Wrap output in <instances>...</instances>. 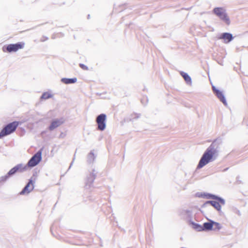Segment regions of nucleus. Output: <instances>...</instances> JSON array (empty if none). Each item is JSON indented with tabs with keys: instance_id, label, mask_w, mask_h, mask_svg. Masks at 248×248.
Wrapping results in <instances>:
<instances>
[{
	"instance_id": "nucleus-1",
	"label": "nucleus",
	"mask_w": 248,
	"mask_h": 248,
	"mask_svg": "<svg viewBox=\"0 0 248 248\" xmlns=\"http://www.w3.org/2000/svg\"><path fill=\"white\" fill-rule=\"evenodd\" d=\"M42 159V150L38 151L29 160L27 164L23 166L22 164H18L11 169L7 173L0 177V185L5 183L10 177L15 175L16 172H22L29 167H34L39 163Z\"/></svg>"
},
{
	"instance_id": "nucleus-2",
	"label": "nucleus",
	"mask_w": 248,
	"mask_h": 248,
	"mask_svg": "<svg viewBox=\"0 0 248 248\" xmlns=\"http://www.w3.org/2000/svg\"><path fill=\"white\" fill-rule=\"evenodd\" d=\"M222 140L218 137L214 140L211 145L206 149L201 158L197 166V169H201L209 162L213 161L214 156L218 153Z\"/></svg>"
},
{
	"instance_id": "nucleus-3",
	"label": "nucleus",
	"mask_w": 248,
	"mask_h": 248,
	"mask_svg": "<svg viewBox=\"0 0 248 248\" xmlns=\"http://www.w3.org/2000/svg\"><path fill=\"white\" fill-rule=\"evenodd\" d=\"M213 13L226 25H229L230 24L231 22L229 17L224 7H215L213 10Z\"/></svg>"
},
{
	"instance_id": "nucleus-4",
	"label": "nucleus",
	"mask_w": 248,
	"mask_h": 248,
	"mask_svg": "<svg viewBox=\"0 0 248 248\" xmlns=\"http://www.w3.org/2000/svg\"><path fill=\"white\" fill-rule=\"evenodd\" d=\"M25 43L23 42H18L16 44H10L6 46H4L2 47L4 52L9 53L15 52L20 49L24 48Z\"/></svg>"
},
{
	"instance_id": "nucleus-5",
	"label": "nucleus",
	"mask_w": 248,
	"mask_h": 248,
	"mask_svg": "<svg viewBox=\"0 0 248 248\" xmlns=\"http://www.w3.org/2000/svg\"><path fill=\"white\" fill-rule=\"evenodd\" d=\"M19 124V122L14 121L5 125L1 130L2 133L6 136L15 132Z\"/></svg>"
},
{
	"instance_id": "nucleus-6",
	"label": "nucleus",
	"mask_w": 248,
	"mask_h": 248,
	"mask_svg": "<svg viewBox=\"0 0 248 248\" xmlns=\"http://www.w3.org/2000/svg\"><path fill=\"white\" fill-rule=\"evenodd\" d=\"M107 116L105 114L102 113L98 115L96 119V122L98 125V129L103 131L106 127V120Z\"/></svg>"
},
{
	"instance_id": "nucleus-7",
	"label": "nucleus",
	"mask_w": 248,
	"mask_h": 248,
	"mask_svg": "<svg viewBox=\"0 0 248 248\" xmlns=\"http://www.w3.org/2000/svg\"><path fill=\"white\" fill-rule=\"evenodd\" d=\"M97 172L96 170L93 169L92 170V171L90 172V174L87 176L86 186H88L90 187L93 184L94 180L96 178Z\"/></svg>"
},
{
	"instance_id": "nucleus-8",
	"label": "nucleus",
	"mask_w": 248,
	"mask_h": 248,
	"mask_svg": "<svg viewBox=\"0 0 248 248\" xmlns=\"http://www.w3.org/2000/svg\"><path fill=\"white\" fill-rule=\"evenodd\" d=\"M34 188V185L33 181L31 178L29 179V182L22 189L20 192V195H25L26 194H29L30 193Z\"/></svg>"
},
{
	"instance_id": "nucleus-9",
	"label": "nucleus",
	"mask_w": 248,
	"mask_h": 248,
	"mask_svg": "<svg viewBox=\"0 0 248 248\" xmlns=\"http://www.w3.org/2000/svg\"><path fill=\"white\" fill-rule=\"evenodd\" d=\"M64 122L63 118L60 119H55L52 121L50 125L48 126V129L50 131H52L55 128L61 125Z\"/></svg>"
},
{
	"instance_id": "nucleus-10",
	"label": "nucleus",
	"mask_w": 248,
	"mask_h": 248,
	"mask_svg": "<svg viewBox=\"0 0 248 248\" xmlns=\"http://www.w3.org/2000/svg\"><path fill=\"white\" fill-rule=\"evenodd\" d=\"M221 203L218 201H207L202 205V207H206L211 205L214 207L219 212H221Z\"/></svg>"
},
{
	"instance_id": "nucleus-11",
	"label": "nucleus",
	"mask_w": 248,
	"mask_h": 248,
	"mask_svg": "<svg viewBox=\"0 0 248 248\" xmlns=\"http://www.w3.org/2000/svg\"><path fill=\"white\" fill-rule=\"evenodd\" d=\"M203 197L207 199L216 200L218 201L222 205H225V201L222 198L210 193H204Z\"/></svg>"
},
{
	"instance_id": "nucleus-12",
	"label": "nucleus",
	"mask_w": 248,
	"mask_h": 248,
	"mask_svg": "<svg viewBox=\"0 0 248 248\" xmlns=\"http://www.w3.org/2000/svg\"><path fill=\"white\" fill-rule=\"evenodd\" d=\"M233 37L232 33L229 32L222 33L219 37V39L224 40V43L228 44L232 41Z\"/></svg>"
},
{
	"instance_id": "nucleus-13",
	"label": "nucleus",
	"mask_w": 248,
	"mask_h": 248,
	"mask_svg": "<svg viewBox=\"0 0 248 248\" xmlns=\"http://www.w3.org/2000/svg\"><path fill=\"white\" fill-rule=\"evenodd\" d=\"M180 215L183 219L186 220L188 222L189 220H191L192 212L190 210H183Z\"/></svg>"
},
{
	"instance_id": "nucleus-14",
	"label": "nucleus",
	"mask_w": 248,
	"mask_h": 248,
	"mask_svg": "<svg viewBox=\"0 0 248 248\" xmlns=\"http://www.w3.org/2000/svg\"><path fill=\"white\" fill-rule=\"evenodd\" d=\"M216 96L218 98V99L221 102L224 106H227V102L226 101L225 97L223 93L219 91H217V92L214 93Z\"/></svg>"
},
{
	"instance_id": "nucleus-15",
	"label": "nucleus",
	"mask_w": 248,
	"mask_h": 248,
	"mask_svg": "<svg viewBox=\"0 0 248 248\" xmlns=\"http://www.w3.org/2000/svg\"><path fill=\"white\" fill-rule=\"evenodd\" d=\"M208 222H204L202 225V231L208 232L212 230V220L208 219Z\"/></svg>"
},
{
	"instance_id": "nucleus-16",
	"label": "nucleus",
	"mask_w": 248,
	"mask_h": 248,
	"mask_svg": "<svg viewBox=\"0 0 248 248\" xmlns=\"http://www.w3.org/2000/svg\"><path fill=\"white\" fill-rule=\"evenodd\" d=\"M61 81L65 84H70L75 83L77 81L76 78H62Z\"/></svg>"
},
{
	"instance_id": "nucleus-17",
	"label": "nucleus",
	"mask_w": 248,
	"mask_h": 248,
	"mask_svg": "<svg viewBox=\"0 0 248 248\" xmlns=\"http://www.w3.org/2000/svg\"><path fill=\"white\" fill-rule=\"evenodd\" d=\"M180 74L182 77L184 78L185 81L188 85H191L192 83L191 78L187 74L184 72H181Z\"/></svg>"
},
{
	"instance_id": "nucleus-18",
	"label": "nucleus",
	"mask_w": 248,
	"mask_h": 248,
	"mask_svg": "<svg viewBox=\"0 0 248 248\" xmlns=\"http://www.w3.org/2000/svg\"><path fill=\"white\" fill-rule=\"evenodd\" d=\"M96 156L94 155L93 151H91L87 155V161L88 164H92L95 159Z\"/></svg>"
},
{
	"instance_id": "nucleus-19",
	"label": "nucleus",
	"mask_w": 248,
	"mask_h": 248,
	"mask_svg": "<svg viewBox=\"0 0 248 248\" xmlns=\"http://www.w3.org/2000/svg\"><path fill=\"white\" fill-rule=\"evenodd\" d=\"M189 223L190 224L192 225L193 228L195 230L199 232L202 231V225H201L198 223H195L192 220H189Z\"/></svg>"
},
{
	"instance_id": "nucleus-20",
	"label": "nucleus",
	"mask_w": 248,
	"mask_h": 248,
	"mask_svg": "<svg viewBox=\"0 0 248 248\" xmlns=\"http://www.w3.org/2000/svg\"><path fill=\"white\" fill-rule=\"evenodd\" d=\"M212 222L213 228L212 230H214L215 231H218L222 228V226L220 223L215 222L213 220Z\"/></svg>"
},
{
	"instance_id": "nucleus-21",
	"label": "nucleus",
	"mask_w": 248,
	"mask_h": 248,
	"mask_svg": "<svg viewBox=\"0 0 248 248\" xmlns=\"http://www.w3.org/2000/svg\"><path fill=\"white\" fill-rule=\"evenodd\" d=\"M52 97V95L47 92L44 93L41 95V99H47Z\"/></svg>"
},
{
	"instance_id": "nucleus-22",
	"label": "nucleus",
	"mask_w": 248,
	"mask_h": 248,
	"mask_svg": "<svg viewBox=\"0 0 248 248\" xmlns=\"http://www.w3.org/2000/svg\"><path fill=\"white\" fill-rule=\"evenodd\" d=\"M140 114L134 113L131 116L132 118L131 119V120L133 121L134 119H138V118H140Z\"/></svg>"
},
{
	"instance_id": "nucleus-23",
	"label": "nucleus",
	"mask_w": 248,
	"mask_h": 248,
	"mask_svg": "<svg viewBox=\"0 0 248 248\" xmlns=\"http://www.w3.org/2000/svg\"><path fill=\"white\" fill-rule=\"evenodd\" d=\"M79 65V67L83 70H87L88 69V67L83 63H80Z\"/></svg>"
},
{
	"instance_id": "nucleus-24",
	"label": "nucleus",
	"mask_w": 248,
	"mask_h": 248,
	"mask_svg": "<svg viewBox=\"0 0 248 248\" xmlns=\"http://www.w3.org/2000/svg\"><path fill=\"white\" fill-rule=\"evenodd\" d=\"M212 89H213L214 93L217 92V91H219L218 89H217L214 86H212Z\"/></svg>"
},
{
	"instance_id": "nucleus-25",
	"label": "nucleus",
	"mask_w": 248,
	"mask_h": 248,
	"mask_svg": "<svg viewBox=\"0 0 248 248\" xmlns=\"http://www.w3.org/2000/svg\"><path fill=\"white\" fill-rule=\"evenodd\" d=\"M48 39V38L47 37L43 36L42 38L41 39V42H44L46 40H47Z\"/></svg>"
},
{
	"instance_id": "nucleus-26",
	"label": "nucleus",
	"mask_w": 248,
	"mask_h": 248,
	"mask_svg": "<svg viewBox=\"0 0 248 248\" xmlns=\"http://www.w3.org/2000/svg\"><path fill=\"white\" fill-rule=\"evenodd\" d=\"M65 135L62 132L59 136V138H63L65 137Z\"/></svg>"
},
{
	"instance_id": "nucleus-27",
	"label": "nucleus",
	"mask_w": 248,
	"mask_h": 248,
	"mask_svg": "<svg viewBox=\"0 0 248 248\" xmlns=\"http://www.w3.org/2000/svg\"><path fill=\"white\" fill-rule=\"evenodd\" d=\"M5 137L4 135L2 133V131L0 132V138Z\"/></svg>"
},
{
	"instance_id": "nucleus-28",
	"label": "nucleus",
	"mask_w": 248,
	"mask_h": 248,
	"mask_svg": "<svg viewBox=\"0 0 248 248\" xmlns=\"http://www.w3.org/2000/svg\"><path fill=\"white\" fill-rule=\"evenodd\" d=\"M228 170V168H227L223 170V171H226V170Z\"/></svg>"
},
{
	"instance_id": "nucleus-29",
	"label": "nucleus",
	"mask_w": 248,
	"mask_h": 248,
	"mask_svg": "<svg viewBox=\"0 0 248 248\" xmlns=\"http://www.w3.org/2000/svg\"><path fill=\"white\" fill-rule=\"evenodd\" d=\"M72 164H73V162L70 164V167H69V168H70V167H71V166H72Z\"/></svg>"
},
{
	"instance_id": "nucleus-30",
	"label": "nucleus",
	"mask_w": 248,
	"mask_h": 248,
	"mask_svg": "<svg viewBox=\"0 0 248 248\" xmlns=\"http://www.w3.org/2000/svg\"><path fill=\"white\" fill-rule=\"evenodd\" d=\"M90 15H88V19L90 18Z\"/></svg>"
},
{
	"instance_id": "nucleus-31",
	"label": "nucleus",
	"mask_w": 248,
	"mask_h": 248,
	"mask_svg": "<svg viewBox=\"0 0 248 248\" xmlns=\"http://www.w3.org/2000/svg\"><path fill=\"white\" fill-rule=\"evenodd\" d=\"M143 99H142V100H141V103H142V104H143Z\"/></svg>"
},
{
	"instance_id": "nucleus-32",
	"label": "nucleus",
	"mask_w": 248,
	"mask_h": 248,
	"mask_svg": "<svg viewBox=\"0 0 248 248\" xmlns=\"http://www.w3.org/2000/svg\"><path fill=\"white\" fill-rule=\"evenodd\" d=\"M238 214L240 215V212L238 211Z\"/></svg>"
}]
</instances>
